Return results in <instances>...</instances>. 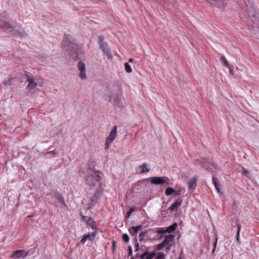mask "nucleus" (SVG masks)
Listing matches in <instances>:
<instances>
[{
  "label": "nucleus",
  "mask_w": 259,
  "mask_h": 259,
  "mask_svg": "<svg viewBox=\"0 0 259 259\" xmlns=\"http://www.w3.org/2000/svg\"><path fill=\"white\" fill-rule=\"evenodd\" d=\"M62 46L63 49L68 52L72 58L74 60H77L78 58L76 43L72 36L64 34Z\"/></svg>",
  "instance_id": "1"
},
{
  "label": "nucleus",
  "mask_w": 259,
  "mask_h": 259,
  "mask_svg": "<svg viewBox=\"0 0 259 259\" xmlns=\"http://www.w3.org/2000/svg\"><path fill=\"white\" fill-rule=\"evenodd\" d=\"M101 174L97 170L91 171V173L88 174L85 177V183L88 184L91 189L96 187H102L100 183Z\"/></svg>",
  "instance_id": "2"
},
{
  "label": "nucleus",
  "mask_w": 259,
  "mask_h": 259,
  "mask_svg": "<svg viewBox=\"0 0 259 259\" xmlns=\"http://www.w3.org/2000/svg\"><path fill=\"white\" fill-rule=\"evenodd\" d=\"M102 187H96L94 189H91V192L88 194V198L90 200V204L93 206L96 204L100 199L103 192Z\"/></svg>",
  "instance_id": "3"
},
{
  "label": "nucleus",
  "mask_w": 259,
  "mask_h": 259,
  "mask_svg": "<svg viewBox=\"0 0 259 259\" xmlns=\"http://www.w3.org/2000/svg\"><path fill=\"white\" fill-rule=\"evenodd\" d=\"M47 195H51L52 196V204L54 205L56 207L62 208L66 207L64 198L60 193L58 192H52V193H48Z\"/></svg>",
  "instance_id": "4"
},
{
  "label": "nucleus",
  "mask_w": 259,
  "mask_h": 259,
  "mask_svg": "<svg viewBox=\"0 0 259 259\" xmlns=\"http://www.w3.org/2000/svg\"><path fill=\"white\" fill-rule=\"evenodd\" d=\"M98 38L99 45L104 54L107 56L109 60H112L113 56L108 45L104 41V36L100 35L98 36Z\"/></svg>",
  "instance_id": "5"
},
{
  "label": "nucleus",
  "mask_w": 259,
  "mask_h": 259,
  "mask_svg": "<svg viewBox=\"0 0 259 259\" xmlns=\"http://www.w3.org/2000/svg\"><path fill=\"white\" fill-rule=\"evenodd\" d=\"M1 26L8 34L10 35L23 36V35L20 32L16 30L15 28L12 26L9 23L3 22V24H1ZM24 35H25V33H24Z\"/></svg>",
  "instance_id": "6"
},
{
  "label": "nucleus",
  "mask_w": 259,
  "mask_h": 259,
  "mask_svg": "<svg viewBox=\"0 0 259 259\" xmlns=\"http://www.w3.org/2000/svg\"><path fill=\"white\" fill-rule=\"evenodd\" d=\"M123 99L121 95L117 94H112L109 101L114 106L121 107L123 106Z\"/></svg>",
  "instance_id": "7"
},
{
  "label": "nucleus",
  "mask_w": 259,
  "mask_h": 259,
  "mask_svg": "<svg viewBox=\"0 0 259 259\" xmlns=\"http://www.w3.org/2000/svg\"><path fill=\"white\" fill-rule=\"evenodd\" d=\"M117 136V126L115 125L110 132L109 136L106 138L105 149H108L110 143L113 141Z\"/></svg>",
  "instance_id": "8"
},
{
  "label": "nucleus",
  "mask_w": 259,
  "mask_h": 259,
  "mask_svg": "<svg viewBox=\"0 0 259 259\" xmlns=\"http://www.w3.org/2000/svg\"><path fill=\"white\" fill-rule=\"evenodd\" d=\"M151 183L154 185H168V179L166 177H154L151 178Z\"/></svg>",
  "instance_id": "9"
},
{
  "label": "nucleus",
  "mask_w": 259,
  "mask_h": 259,
  "mask_svg": "<svg viewBox=\"0 0 259 259\" xmlns=\"http://www.w3.org/2000/svg\"><path fill=\"white\" fill-rule=\"evenodd\" d=\"M156 255V252L153 251L149 253L147 249L141 255L139 253H137L136 256L137 258H140V259H153Z\"/></svg>",
  "instance_id": "10"
},
{
  "label": "nucleus",
  "mask_w": 259,
  "mask_h": 259,
  "mask_svg": "<svg viewBox=\"0 0 259 259\" xmlns=\"http://www.w3.org/2000/svg\"><path fill=\"white\" fill-rule=\"evenodd\" d=\"M25 76L27 81L28 82L27 88L29 90H33L35 89L37 86V83L34 81V78L30 76L28 73L26 74Z\"/></svg>",
  "instance_id": "11"
},
{
  "label": "nucleus",
  "mask_w": 259,
  "mask_h": 259,
  "mask_svg": "<svg viewBox=\"0 0 259 259\" xmlns=\"http://www.w3.org/2000/svg\"><path fill=\"white\" fill-rule=\"evenodd\" d=\"M78 68L80 71L79 76L82 79H85L87 77L85 73V64L81 61L78 62Z\"/></svg>",
  "instance_id": "12"
},
{
  "label": "nucleus",
  "mask_w": 259,
  "mask_h": 259,
  "mask_svg": "<svg viewBox=\"0 0 259 259\" xmlns=\"http://www.w3.org/2000/svg\"><path fill=\"white\" fill-rule=\"evenodd\" d=\"M27 256V253L23 250H17L15 251L12 254L13 259H20Z\"/></svg>",
  "instance_id": "13"
},
{
  "label": "nucleus",
  "mask_w": 259,
  "mask_h": 259,
  "mask_svg": "<svg viewBox=\"0 0 259 259\" xmlns=\"http://www.w3.org/2000/svg\"><path fill=\"white\" fill-rule=\"evenodd\" d=\"M96 235V232L94 231L92 233H88L84 236L81 239L80 242L82 244H84L87 240L92 241L94 239Z\"/></svg>",
  "instance_id": "14"
},
{
  "label": "nucleus",
  "mask_w": 259,
  "mask_h": 259,
  "mask_svg": "<svg viewBox=\"0 0 259 259\" xmlns=\"http://www.w3.org/2000/svg\"><path fill=\"white\" fill-rule=\"evenodd\" d=\"M175 241V236L172 234L166 235L163 242L165 246L171 245V243Z\"/></svg>",
  "instance_id": "15"
},
{
  "label": "nucleus",
  "mask_w": 259,
  "mask_h": 259,
  "mask_svg": "<svg viewBox=\"0 0 259 259\" xmlns=\"http://www.w3.org/2000/svg\"><path fill=\"white\" fill-rule=\"evenodd\" d=\"M182 204V199H177L173 204H172L168 208V209L172 212L175 209L178 208Z\"/></svg>",
  "instance_id": "16"
},
{
  "label": "nucleus",
  "mask_w": 259,
  "mask_h": 259,
  "mask_svg": "<svg viewBox=\"0 0 259 259\" xmlns=\"http://www.w3.org/2000/svg\"><path fill=\"white\" fill-rule=\"evenodd\" d=\"M248 15L249 17H252L259 20V10L255 9L254 7L249 10Z\"/></svg>",
  "instance_id": "17"
},
{
  "label": "nucleus",
  "mask_w": 259,
  "mask_h": 259,
  "mask_svg": "<svg viewBox=\"0 0 259 259\" xmlns=\"http://www.w3.org/2000/svg\"><path fill=\"white\" fill-rule=\"evenodd\" d=\"M85 221H87V224L90 226L93 229H97V226L94 220L91 217H83Z\"/></svg>",
  "instance_id": "18"
},
{
  "label": "nucleus",
  "mask_w": 259,
  "mask_h": 259,
  "mask_svg": "<svg viewBox=\"0 0 259 259\" xmlns=\"http://www.w3.org/2000/svg\"><path fill=\"white\" fill-rule=\"evenodd\" d=\"M196 181L197 178L196 177H194L191 179H190L188 182V185L189 188L191 190H194L196 188Z\"/></svg>",
  "instance_id": "19"
},
{
  "label": "nucleus",
  "mask_w": 259,
  "mask_h": 259,
  "mask_svg": "<svg viewBox=\"0 0 259 259\" xmlns=\"http://www.w3.org/2000/svg\"><path fill=\"white\" fill-rule=\"evenodd\" d=\"M135 247L136 248L135 251L138 252L137 253H139L143 248H146V246L144 245H142L141 247L139 246V244L138 242L137 237H135Z\"/></svg>",
  "instance_id": "20"
},
{
  "label": "nucleus",
  "mask_w": 259,
  "mask_h": 259,
  "mask_svg": "<svg viewBox=\"0 0 259 259\" xmlns=\"http://www.w3.org/2000/svg\"><path fill=\"white\" fill-rule=\"evenodd\" d=\"M139 167L142 168L140 171V174H142L144 173H147L149 171V169L147 168L148 164L146 163H144L142 165L139 166Z\"/></svg>",
  "instance_id": "21"
},
{
  "label": "nucleus",
  "mask_w": 259,
  "mask_h": 259,
  "mask_svg": "<svg viewBox=\"0 0 259 259\" xmlns=\"http://www.w3.org/2000/svg\"><path fill=\"white\" fill-rule=\"evenodd\" d=\"M178 224L177 223H174L170 226L168 227L166 229V233H171L172 232L174 231H175L177 227Z\"/></svg>",
  "instance_id": "22"
},
{
  "label": "nucleus",
  "mask_w": 259,
  "mask_h": 259,
  "mask_svg": "<svg viewBox=\"0 0 259 259\" xmlns=\"http://www.w3.org/2000/svg\"><path fill=\"white\" fill-rule=\"evenodd\" d=\"M128 232L130 233L133 236H135V237H137V234L138 232V230H137L135 227H131L128 228Z\"/></svg>",
  "instance_id": "23"
},
{
  "label": "nucleus",
  "mask_w": 259,
  "mask_h": 259,
  "mask_svg": "<svg viewBox=\"0 0 259 259\" xmlns=\"http://www.w3.org/2000/svg\"><path fill=\"white\" fill-rule=\"evenodd\" d=\"M175 192V190L171 187H167L165 191V194L167 196H169Z\"/></svg>",
  "instance_id": "24"
},
{
  "label": "nucleus",
  "mask_w": 259,
  "mask_h": 259,
  "mask_svg": "<svg viewBox=\"0 0 259 259\" xmlns=\"http://www.w3.org/2000/svg\"><path fill=\"white\" fill-rule=\"evenodd\" d=\"M217 182H218V179L216 178H215L214 176H213L212 177V183L214 184V186L216 190H217V191L218 192H220V189L218 187Z\"/></svg>",
  "instance_id": "25"
},
{
  "label": "nucleus",
  "mask_w": 259,
  "mask_h": 259,
  "mask_svg": "<svg viewBox=\"0 0 259 259\" xmlns=\"http://www.w3.org/2000/svg\"><path fill=\"white\" fill-rule=\"evenodd\" d=\"M124 67H125V71L127 73H131V72H132V68L131 67V66L128 64V63L126 62L124 64Z\"/></svg>",
  "instance_id": "26"
},
{
  "label": "nucleus",
  "mask_w": 259,
  "mask_h": 259,
  "mask_svg": "<svg viewBox=\"0 0 259 259\" xmlns=\"http://www.w3.org/2000/svg\"><path fill=\"white\" fill-rule=\"evenodd\" d=\"M147 234V232L146 231L145 232H141L140 234H139V237H140V239H139V240L140 241H143L144 239V237L146 235V234Z\"/></svg>",
  "instance_id": "27"
},
{
  "label": "nucleus",
  "mask_w": 259,
  "mask_h": 259,
  "mask_svg": "<svg viewBox=\"0 0 259 259\" xmlns=\"http://www.w3.org/2000/svg\"><path fill=\"white\" fill-rule=\"evenodd\" d=\"M122 238L125 243H127L130 240L129 236L126 233H124L122 235Z\"/></svg>",
  "instance_id": "28"
},
{
  "label": "nucleus",
  "mask_w": 259,
  "mask_h": 259,
  "mask_svg": "<svg viewBox=\"0 0 259 259\" xmlns=\"http://www.w3.org/2000/svg\"><path fill=\"white\" fill-rule=\"evenodd\" d=\"M237 233H236L237 240L238 242H239V233H240V229H241V226H240V225L237 224Z\"/></svg>",
  "instance_id": "29"
},
{
  "label": "nucleus",
  "mask_w": 259,
  "mask_h": 259,
  "mask_svg": "<svg viewBox=\"0 0 259 259\" xmlns=\"http://www.w3.org/2000/svg\"><path fill=\"white\" fill-rule=\"evenodd\" d=\"M164 246H165V245L164 244V243L163 241H162L160 244H159L157 245L156 249L158 250H160L162 249Z\"/></svg>",
  "instance_id": "30"
},
{
  "label": "nucleus",
  "mask_w": 259,
  "mask_h": 259,
  "mask_svg": "<svg viewBox=\"0 0 259 259\" xmlns=\"http://www.w3.org/2000/svg\"><path fill=\"white\" fill-rule=\"evenodd\" d=\"M156 232L158 234H163V233H166L165 229H164L162 228H157Z\"/></svg>",
  "instance_id": "31"
},
{
  "label": "nucleus",
  "mask_w": 259,
  "mask_h": 259,
  "mask_svg": "<svg viewBox=\"0 0 259 259\" xmlns=\"http://www.w3.org/2000/svg\"><path fill=\"white\" fill-rule=\"evenodd\" d=\"M165 254L162 252H159L156 257V259H164Z\"/></svg>",
  "instance_id": "32"
},
{
  "label": "nucleus",
  "mask_w": 259,
  "mask_h": 259,
  "mask_svg": "<svg viewBox=\"0 0 259 259\" xmlns=\"http://www.w3.org/2000/svg\"><path fill=\"white\" fill-rule=\"evenodd\" d=\"M222 60L224 62V63L225 64V66L228 67H230L229 64L228 62V61L226 59L225 57L224 56L221 57Z\"/></svg>",
  "instance_id": "33"
},
{
  "label": "nucleus",
  "mask_w": 259,
  "mask_h": 259,
  "mask_svg": "<svg viewBox=\"0 0 259 259\" xmlns=\"http://www.w3.org/2000/svg\"><path fill=\"white\" fill-rule=\"evenodd\" d=\"M242 174L243 176H245L246 177L250 178V174L246 169H244V170L242 171Z\"/></svg>",
  "instance_id": "34"
},
{
  "label": "nucleus",
  "mask_w": 259,
  "mask_h": 259,
  "mask_svg": "<svg viewBox=\"0 0 259 259\" xmlns=\"http://www.w3.org/2000/svg\"><path fill=\"white\" fill-rule=\"evenodd\" d=\"M13 78H11V77H10L8 80H5L4 81V84H5V85H10V83H11V81H12V80H13Z\"/></svg>",
  "instance_id": "35"
},
{
  "label": "nucleus",
  "mask_w": 259,
  "mask_h": 259,
  "mask_svg": "<svg viewBox=\"0 0 259 259\" xmlns=\"http://www.w3.org/2000/svg\"><path fill=\"white\" fill-rule=\"evenodd\" d=\"M128 255L130 256H133V250H132V246H128Z\"/></svg>",
  "instance_id": "36"
},
{
  "label": "nucleus",
  "mask_w": 259,
  "mask_h": 259,
  "mask_svg": "<svg viewBox=\"0 0 259 259\" xmlns=\"http://www.w3.org/2000/svg\"><path fill=\"white\" fill-rule=\"evenodd\" d=\"M56 152L54 150L48 151L45 153L46 155H49V154H55Z\"/></svg>",
  "instance_id": "37"
},
{
  "label": "nucleus",
  "mask_w": 259,
  "mask_h": 259,
  "mask_svg": "<svg viewBox=\"0 0 259 259\" xmlns=\"http://www.w3.org/2000/svg\"><path fill=\"white\" fill-rule=\"evenodd\" d=\"M112 245L113 248V251H114L116 248V242L115 241H113L112 242Z\"/></svg>",
  "instance_id": "38"
},
{
  "label": "nucleus",
  "mask_w": 259,
  "mask_h": 259,
  "mask_svg": "<svg viewBox=\"0 0 259 259\" xmlns=\"http://www.w3.org/2000/svg\"><path fill=\"white\" fill-rule=\"evenodd\" d=\"M217 239L215 240V242L213 244V249H212V253H214V252L215 251V247H216V246H217Z\"/></svg>",
  "instance_id": "39"
},
{
  "label": "nucleus",
  "mask_w": 259,
  "mask_h": 259,
  "mask_svg": "<svg viewBox=\"0 0 259 259\" xmlns=\"http://www.w3.org/2000/svg\"><path fill=\"white\" fill-rule=\"evenodd\" d=\"M135 227L139 231V230H140L142 228V225H139V226H137Z\"/></svg>",
  "instance_id": "40"
},
{
  "label": "nucleus",
  "mask_w": 259,
  "mask_h": 259,
  "mask_svg": "<svg viewBox=\"0 0 259 259\" xmlns=\"http://www.w3.org/2000/svg\"><path fill=\"white\" fill-rule=\"evenodd\" d=\"M146 248H143L142 249V250H141V251L140 252V255H141L142 253H143L144 251H145L146 250H145V249H146Z\"/></svg>",
  "instance_id": "41"
},
{
  "label": "nucleus",
  "mask_w": 259,
  "mask_h": 259,
  "mask_svg": "<svg viewBox=\"0 0 259 259\" xmlns=\"http://www.w3.org/2000/svg\"><path fill=\"white\" fill-rule=\"evenodd\" d=\"M171 247V245L166 246V249L167 250H169L170 249Z\"/></svg>",
  "instance_id": "42"
},
{
  "label": "nucleus",
  "mask_w": 259,
  "mask_h": 259,
  "mask_svg": "<svg viewBox=\"0 0 259 259\" xmlns=\"http://www.w3.org/2000/svg\"><path fill=\"white\" fill-rule=\"evenodd\" d=\"M174 193H175V195H180V191H177V192L175 191V192H174Z\"/></svg>",
  "instance_id": "43"
},
{
  "label": "nucleus",
  "mask_w": 259,
  "mask_h": 259,
  "mask_svg": "<svg viewBox=\"0 0 259 259\" xmlns=\"http://www.w3.org/2000/svg\"><path fill=\"white\" fill-rule=\"evenodd\" d=\"M134 61V59L133 58H130L128 60L129 62H132Z\"/></svg>",
  "instance_id": "44"
},
{
  "label": "nucleus",
  "mask_w": 259,
  "mask_h": 259,
  "mask_svg": "<svg viewBox=\"0 0 259 259\" xmlns=\"http://www.w3.org/2000/svg\"><path fill=\"white\" fill-rule=\"evenodd\" d=\"M205 161H206L205 159H202V162H205Z\"/></svg>",
  "instance_id": "45"
},
{
  "label": "nucleus",
  "mask_w": 259,
  "mask_h": 259,
  "mask_svg": "<svg viewBox=\"0 0 259 259\" xmlns=\"http://www.w3.org/2000/svg\"><path fill=\"white\" fill-rule=\"evenodd\" d=\"M162 237H163V236H162H162H161L158 238V239H161L162 238Z\"/></svg>",
  "instance_id": "46"
},
{
  "label": "nucleus",
  "mask_w": 259,
  "mask_h": 259,
  "mask_svg": "<svg viewBox=\"0 0 259 259\" xmlns=\"http://www.w3.org/2000/svg\"><path fill=\"white\" fill-rule=\"evenodd\" d=\"M131 259H134V257L133 256H131Z\"/></svg>",
  "instance_id": "47"
},
{
  "label": "nucleus",
  "mask_w": 259,
  "mask_h": 259,
  "mask_svg": "<svg viewBox=\"0 0 259 259\" xmlns=\"http://www.w3.org/2000/svg\"><path fill=\"white\" fill-rule=\"evenodd\" d=\"M130 215V212H128V216Z\"/></svg>",
  "instance_id": "48"
},
{
  "label": "nucleus",
  "mask_w": 259,
  "mask_h": 259,
  "mask_svg": "<svg viewBox=\"0 0 259 259\" xmlns=\"http://www.w3.org/2000/svg\"><path fill=\"white\" fill-rule=\"evenodd\" d=\"M179 259H181V256H180L179 257Z\"/></svg>",
  "instance_id": "49"
}]
</instances>
